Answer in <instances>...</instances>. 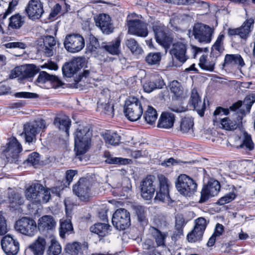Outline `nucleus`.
Returning a JSON list of instances; mask_svg holds the SVG:
<instances>
[{"mask_svg":"<svg viewBox=\"0 0 255 255\" xmlns=\"http://www.w3.org/2000/svg\"><path fill=\"white\" fill-rule=\"evenodd\" d=\"M145 122L149 124L153 125L157 119L156 111L152 107L148 106L147 110L143 115Z\"/></svg>","mask_w":255,"mask_h":255,"instance_id":"44","label":"nucleus"},{"mask_svg":"<svg viewBox=\"0 0 255 255\" xmlns=\"http://www.w3.org/2000/svg\"><path fill=\"white\" fill-rule=\"evenodd\" d=\"M187 41L184 38L174 42L170 50L173 59H176L181 64L184 63L189 58L187 54Z\"/></svg>","mask_w":255,"mask_h":255,"instance_id":"7","label":"nucleus"},{"mask_svg":"<svg viewBox=\"0 0 255 255\" xmlns=\"http://www.w3.org/2000/svg\"><path fill=\"white\" fill-rule=\"evenodd\" d=\"M25 11L29 19H38L44 13L43 3L40 0H30Z\"/></svg>","mask_w":255,"mask_h":255,"instance_id":"12","label":"nucleus"},{"mask_svg":"<svg viewBox=\"0 0 255 255\" xmlns=\"http://www.w3.org/2000/svg\"><path fill=\"white\" fill-rule=\"evenodd\" d=\"M212 196L217 195L220 190V184L217 180L210 182L206 186Z\"/></svg>","mask_w":255,"mask_h":255,"instance_id":"49","label":"nucleus"},{"mask_svg":"<svg viewBox=\"0 0 255 255\" xmlns=\"http://www.w3.org/2000/svg\"><path fill=\"white\" fill-rule=\"evenodd\" d=\"M213 197L209 192L207 187L204 186L201 192V198L199 200L200 203H204L207 201L209 198Z\"/></svg>","mask_w":255,"mask_h":255,"instance_id":"60","label":"nucleus"},{"mask_svg":"<svg viewBox=\"0 0 255 255\" xmlns=\"http://www.w3.org/2000/svg\"><path fill=\"white\" fill-rule=\"evenodd\" d=\"M194 121L191 117H185L182 119L180 124V130L183 133L193 132Z\"/></svg>","mask_w":255,"mask_h":255,"instance_id":"38","label":"nucleus"},{"mask_svg":"<svg viewBox=\"0 0 255 255\" xmlns=\"http://www.w3.org/2000/svg\"><path fill=\"white\" fill-rule=\"evenodd\" d=\"M157 42L164 48H168L172 42L173 38L167 35L165 32V27L161 25H156L153 27Z\"/></svg>","mask_w":255,"mask_h":255,"instance_id":"19","label":"nucleus"},{"mask_svg":"<svg viewBox=\"0 0 255 255\" xmlns=\"http://www.w3.org/2000/svg\"><path fill=\"white\" fill-rule=\"evenodd\" d=\"M97 111L105 115L109 118H112L114 115L113 104L108 103H98Z\"/></svg>","mask_w":255,"mask_h":255,"instance_id":"39","label":"nucleus"},{"mask_svg":"<svg viewBox=\"0 0 255 255\" xmlns=\"http://www.w3.org/2000/svg\"><path fill=\"white\" fill-rule=\"evenodd\" d=\"M128 33L140 37H146L148 31L146 24L138 20L133 19L128 21Z\"/></svg>","mask_w":255,"mask_h":255,"instance_id":"15","label":"nucleus"},{"mask_svg":"<svg viewBox=\"0 0 255 255\" xmlns=\"http://www.w3.org/2000/svg\"><path fill=\"white\" fill-rule=\"evenodd\" d=\"M22 78V66L17 67L11 71L9 77L11 79L16 77Z\"/></svg>","mask_w":255,"mask_h":255,"instance_id":"63","label":"nucleus"},{"mask_svg":"<svg viewBox=\"0 0 255 255\" xmlns=\"http://www.w3.org/2000/svg\"><path fill=\"white\" fill-rule=\"evenodd\" d=\"M47 242L44 236H38L37 239L28 246L34 255H43Z\"/></svg>","mask_w":255,"mask_h":255,"instance_id":"26","label":"nucleus"},{"mask_svg":"<svg viewBox=\"0 0 255 255\" xmlns=\"http://www.w3.org/2000/svg\"><path fill=\"white\" fill-rule=\"evenodd\" d=\"M62 251L59 242L54 238L50 240V245L46 251L47 255H59Z\"/></svg>","mask_w":255,"mask_h":255,"instance_id":"45","label":"nucleus"},{"mask_svg":"<svg viewBox=\"0 0 255 255\" xmlns=\"http://www.w3.org/2000/svg\"><path fill=\"white\" fill-rule=\"evenodd\" d=\"M21 150L22 146L16 138H11L7 143L5 149L7 158L10 157L14 159H16Z\"/></svg>","mask_w":255,"mask_h":255,"instance_id":"24","label":"nucleus"},{"mask_svg":"<svg viewBox=\"0 0 255 255\" xmlns=\"http://www.w3.org/2000/svg\"><path fill=\"white\" fill-rule=\"evenodd\" d=\"M189 103L200 117L204 116L205 104L204 102H202L199 94L195 89L192 90Z\"/></svg>","mask_w":255,"mask_h":255,"instance_id":"23","label":"nucleus"},{"mask_svg":"<svg viewBox=\"0 0 255 255\" xmlns=\"http://www.w3.org/2000/svg\"><path fill=\"white\" fill-rule=\"evenodd\" d=\"M203 234L204 233L201 232V231H197L194 229L188 234L187 240L189 242L191 243L200 241L202 240Z\"/></svg>","mask_w":255,"mask_h":255,"instance_id":"50","label":"nucleus"},{"mask_svg":"<svg viewBox=\"0 0 255 255\" xmlns=\"http://www.w3.org/2000/svg\"><path fill=\"white\" fill-rule=\"evenodd\" d=\"M175 186L180 194L190 197L196 191L197 184L192 178L182 174L178 177L175 182Z\"/></svg>","mask_w":255,"mask_h":255,"instance_id":"4","label":"nucleus"},{"mask_svg":"<svg viewBox=\"0 0 255 255\" xmlns=\"http://www.w3.org/2000/svg\"><path fill=\"white\" fill-rule=\"evenodd\" d=\"M125 116L130 121H136L140 119L143 109L140 101L135 97H129L124 107Z\"/></svg>","mask_w":255,"mask_h":255,"instance_id":"5","label":"nucleus"},{"mask_svg":"<svg viewBox=\"0 0 255 255\" xmlns=\"http://www.w3.org/2000/svg\"><path fill=\"white\" fill-rule=\"evenodd\" d=\"M61 10V5L58 3H57L56 4H55L51 12L49 14V18L52 19V18H54L56 15H57L59 13Z\"/></svg>","mask_w":255,"mask_h":255,"instance_id":"64","label":"nucleus"},{"mask_svg":"<svg viewBox=\"0 0 255 255\" xmlns=\"http://www.w3.org/2000/svg\"><path fill=\"white\" fill-rule=\"evenodd\" d=\"M170 91L176 98H184L187 95L186 91L184 90L181 84L177 81H172L169 85Z\"/></svg>","mask_w":255,"mask_h":255,"instance_id":"30","label":"nucleus"},{"mask_svg":"<svg viewBox=\"0 0 255 255\" xmlns=\"http://www.w3.org/2000/svg\"><path fill=\"white\" fill-rule=\"evenodd\" d=\"M9 201L10 204H15V205H20L23 203V199L17 193H14L10 195Z\"/></svg>","mask_w":255,"mask_h":255,"instance_id":"55","label":"nucleus"},{"mask_svg":"<svg viewBox=\"0 0 255 255\" xmlns=\"http://www.w3.org/2000/svg\"><path fill=\"white\" fill-rule=\"evenodd\" d=\"M151 234L154 237L155 242L158 246H164L165 239L167 234L164 232H161L157 229L152 227L150 229Z\"/></svg>","mask_w":255,"mask_h":255,"instance_id":"40","label":"nucleus"},{"mask_svg":"<svg viewBox=\"0 0 255 255\" xmlns=\"http://www.w3.org/2000/svg\"><path fill=\"white\" fill-rule=\"evenodd\" d=\"M7 232L6 221L4 217L0 213V236L4 235Z\"/></svg>","mask_w":255,"mask_h":255,"instance_id":"58","label":"nucleus"},{"mask_svg":"<svg viewBox=\"0 0 255 255\" xmlns=\"http://www.w3.org/2000/svg\"><path fill=\"white\" fill-rule=\"evenodd\" d=\"M242 143L240 145V147L252 150L254 148V143L252 140L251 135L247 132H244L242 136Z\"/></svg>","mask_w":255,"mask_h":255,"instance_id":"46","label":"nucleus"},{"mask_svg":"<svg viewBox=\"0 0 255 255\" xmlns=\"http://www.w3.org/2000/svg\"><path fill=\"white\" fill-rule=\"evenodd\" d=\"M112 223L117 229L125 230L130 225L129 213L123 208L117 210L113 215Z\"/></svg>","mask_w":255,"mask_h":255,"instance_id":"10","label":"nucleus"},{"mask_svg":"<svg viewBox=\"0 0 255 255\" xmlns=\"http://www.w3.org/2000/svg\"><path fill=\"white\" fill-rule=\"evenodd\" d=\"M135 212L137 216L138 221H143L145 218V208L141 206H136L134 207Z\"/></svg>","mask_w":255,"mask_h":255,"instance_id":"56","label":"nucleus"},{"mask_svg":"<svg viewBox=\"0 0 255 255\" xmlns=\"http://www.w3.org/2000/svg\"><path fill=\"white\" fill-rule=\"evenodd\" d=\"M238 65L242 67L245 65V63L239 54H227L225 58L224 65Z\"/></svg>","mask_w":255,"mask_h":255,"instance_id":"34","label":"nucleus"},{"mask_svg":"<svg viewBox=\"0 0 255 255\" xmlns=\"http://www.w3.org/2000/svg\"><path fill=\"white\" fill-rule=\"evenodd\" d=\"M6 48H19L24 49L26 47V44L21 42H12L3 45Z\"/></svg>","mask_w":255,"mask_h":255,"instance_id":"59","label":"nucleus"},{"mask_svg":"<svg viewBox=\"0 0 255 255\" xmlns=\"http://www.w3.org/2000/svg\"><path fill=\"white\" fill-rule=\"evenodd\" d=\"M92 131L88 127L78 128L74 133L75 150L76 158L82 160L81 155L89 149L91 143Z\"/></svg>","mask_w":255,"mask_h":255,"instance_id":"1","label":"nucleus"},{"mask_svg":"<svg viewBox=\"0 0 255 255\" xmlns=\"http://www.w3.org/2000/svg\"><path fill=\"white\" fill-rule=\"evenodd\" d=\"M175 122V116L170 112L162 113L158 123V127L166 129L172 128Z\"/></svg>","mask_w":255,"mask_h":255,"instance_id":"28","label":"nucleus"},{"mask_svg":"<svg viewBox=\"0 0 255 255\" xmlns=\"http://www.w3.org/2000/svg\"><path fill=\"white\" fill-rule=\"evenodd\" d=\"M164 85V83L161 77L156 75L146 81L143 84V88L145 92L150 93L156 89L162 88Z\"/></svg>","mask_w":255,"mask_h":255,"instance_id":"25","label":"nucleus"},{"mask_svg":"<svg viewBox=\"0 0 255 255\" xmlns=\"http://www.w3.org/2000/svg\"><path fill=\"white\" fill-rule=\"evenodd\" d=\"M24 16L16 14L9 18V27L12 29H19L24 23Z\"/></svg>","mask_w":255,"mask_h":255,"instance_id":"41","label":"nucleus"},{"mask_svg":"<svg viewBox=\"0 0 255 255\" xmlns=\"http://www.w3.org/2000/svg\"><path fill=\"white\" fill-rule=\"evenodd\" d=\"M39 154L37 152L32 153L26 159L27 163L30 165H37L39 163Z\"/></svg>","mask_w":255,"mask_h":255,"instance_id":"57","label":"nucleus"},{"mask_svg":"<svg viewBox=\"0 0 255 255\" xmlns=\"http://www.w3.org/2000/svg\"><path fill=\"white\" fill-rule=\"evenodd\" d=\"M255 102V94H252L247 96L244 101V105H247L248 112H250V110L253 104Z\"/></svg>","mask_w":255,"mask_h":255,"instance_id":"62","label":"nucleus"},{"mask_svg":"<svg viewBox=\"0 0 255 255\" xmlns=\"http://www.w3.org/2000/svg\"><path fill=\"white\" fill-rule=\"evenodd\" d=\"M254 23V19L251 18L247 19L242 26L238 28L239 36L241 38L246 39L249 37L251 29L253 28Z\"/></svg>","mask_w":255,"mask_h":255,"instance_id":"29","label":"nucleus"},{"mask_svg":"<svg viewBox=\"0 0 255 255\" xmlns=\"http://www.w3.org/2000/svg\"><path fill=\"white\" fill-rule=\"evenodd\" d=\"M45 128V122L42 119H38L26 124L24 128V138L26 142L28 143L32 142L35 135Z\"/></svg>","mask_w":255,"mask_h":255,"instance_id":"8","label":"nucleus"},{"mask_svg":"<svg viewBox=\"0 0 255 255\" xmlns=\"http://www.w3.org/2000/svg\"><path fill=\"white\" fill-rule=\"evenodd\" d=\"M121 38L120 36H118L108 44L103 46V48L107 52L113 55H119L121 52Z\"/></svg>","mask_w":255,"mask_h":255,"instance_id":"31","label":"nucleus"},{"mask_svg":"<svg viewBox=\"0 0 255 255\" xmlns=\"http://www.w3.org/2000/svg\"><path fill=\"white\" fill-rule=\"evenodd\" d=\"M125 44L130 52L135 55H140L143 52L142 48L133 38L127 39L125 41Z\"/></svg>","mask_w":255,"mask_h":255,"instance_id":"36","label":"nucleus"},{"mask_svg":"<svg viewBox=\"0 0 255 255\" xmlns=\"http://www.w3.org/2000/svg\"><path fill=\"white\" fill-rule=\"evenodd\" d=\"M236 197V194L234 192H231L226 194L223 197L220 198L217 203L220 205H223L233 201Z\"/></svg>","mask_w":255,"mask_h":255,"instance_id":"53","label":"nucleus"},{"mask_svg":"<svg viewBox=\"0 0 255 255\" xmlns=\"http://www.w3.org/2000/svg\"><path fill=\"white\" fill-rule=\"evenodd\" d=\"M155 178L153 176H148L142 182L141 185V195L145 200L151 199L155 191V185L153 184Z\"/></svg>","mask_w":255,"mask_h":255,"instance_id":"18","label":"nucleus"},{"mask_svg":"<svg viewBox=\"0 0 255 255\" xmlns=\"http://www.w3.org/2000/svg\"><path fill=\"white\" fill-rule=\"evenodd\" d=\"M56 43V40L53 36L47 35L44 37L42 51L45 56L51 57L53 55Z\"/></svg>","mask_w":255,"mask_h":255,"instance_id":"27","label":"nucleus"},{"mask_svg":"<svg viewBox=\"0 0 255 255\" xmlns=\"http://www.w3.org/2000/svg\"><path fill=\"white\" fill-rule=\"evenodd\" d=\"M64 45L67 51L71 53L78 52L84 47V39L79 34H68L65 38Z\"/></svg>","mask_w":255,"mask_h":255,"instance_id":"9","label":"nucleus"},{"mask_svg":"<svg viewBox=\"0 0 255 255\" xmlns=\"http://www.w3.org/2000/svg\"><path fill=\"white\" fill-rule=\"evenodd\" d=\"M1 248L7 255H15L19 251V243L9 235L2 238L1 241Z\"/></svg>","mask_w":255,"mask_h":255,"instance_id":"16","label":"nucleus"},{"mask_svg":"<svg viewBox=\"0 0 255 255\" xmlns=\"http://www.w3.org/2000/svg\"><path fill=\"white\" fill-rule=\"evenodd\" d=\"M35 221L27 217H23L16 222L15 229L20 233L32 236L36 229Z\"/></svg>","mask_w":255,"mask_h":255,"instance_id":"11","label":"nucleus"},{"mask_svg":"<svg viewBox=\"0 0 255 255\" xmlns=\"http://www.w3.org/2000/svg\"><path fill=\"white\" fill-rule=\"evenodd\" d=\"M159 190L156 192L155 200L163 202H168L170 200L169 188L171 185L170 181L163 175L158 176Z\"/></svg>","mask_w":255,"mask_h":255,"instance_id":"14","label":"nucleus"},{"mask_svg":"<svg viewBox=\"0 0 255 255\" xmlns=\"http://www.w3.org/2000/svg\"><path fill=\"white\" fill-rule=\"evenodd\" d=\"M94 19L96 26L100 28L103 33L109 34L114 31V27L109 15L105 13L100 14L95 17Z\"/></svg>","mask_w":255,"mask_h":255,"instance_id":"17","label":"nucleus"},{"mask_svg":"<svg viewBox=\"0 0 255 255\" xmlns=\"http://www.w3.org/2000/svg\"><path fill=\"white\" fill-rule=\"evenodd\" d=\"M90 181L87 178H81L77 184L73 187V193L78 196L81 200H88L90 197Z\"/></svg>","mask_w":255,"mask_h":255,"instance_id":"13","label":"nucleus"},{"mask_svg":"<svg viewBox=\"0 0 255 255\" xmlns=\"http://www.w3.org/2000/svg\"><path fill=\"white\" fill-rule=\"evenodd\" d=\"M218 56L211 52L209 56L202 55L199 59V66L204 70L212 72L214 70Z\"/></svg>","mask_w":255,"mask_h":255,"instance_id":"22","label":"nucleus"},{"mask_svg":"<svg viewBox=\"0 0 255 255\" xmlns=\"http://www.w3.org/2000/svg\"><path fill=\"white\" fill-rule=\"evenodd\" d=\"M26 199L32 203H47L50 198V190L42 185L34 183L30 185L25 191Z\"/></svg>","mask_w":255,"mask_h":255,"instance_id":"3","label":"nucleus"},{"mask_svg":"<svg viewBox=\"0 0 255 255\" xmlns=\"http://www.w3.org/2000/svg\"><path fill=\"white\" fill-rule=\"evenodd\" d=\"M214 31V29L208 25L197 23L194 24L192 34L199 42L207 44L211 42Z\"/></svg>","mask_w":255,"mask_h":255,"instance_id":"6","label":"nucleus"},{"mask_svg":"<svg viewBox=\"0 0 255 255\" xmlns=\"http://www.w3.org/2000/svg\"><path fill=\"white\" fill-rule=\"evenodd\" d=\"M110 226L105 223H98L90 227L91 232L98 235L101 237L107 236L110 231Z\"/></svg>","mask_w":255,"mask_h":255,"instance_id":"32","label":"nucleus"},{"mask_svg":"<svg viewBox=\"0 0 255 255\" xmlns=\"http://www.w3.org/2000/svg\"><path fill=\"white\" fill-rule=\"evenodd\" d=\"M60 236L64 238L65 235L72 234L73 232V228L69 219H62L60 220V227L59 228Z\"/></svg>","mask_w":255,"mask_h":255,"instance_id":"33","label":"nucleus"},{"mask_svg":"<svg viewBox=\"0 0 255 255\" xmlns=\"http://www.w3.org/2000/svg\"><path fill=\"white\" fill-rule=\"evenodd\" d=\"M229 113V109L218 107L214 112V124L217 125L219 123V127L226 130H232L236 129L239 124L241 123L243 118L242 115H240L238 113H235L233 114V120L229 118H225L221 119L220 122L218 121L217 116L227 115Z\"/></svg>","mask_w":255,"mask_h":255,"instance_id":"2","label":"nucleus"},{"mask_svg":"<svg viewBox=\"0 0 255 255\" xmlns=\"http://www.w3.org/2000/svg\"><path fill=\"white\" fill-rule=\"evenodd\" d=\"M56 77L53 75H50L44 71H42L39 73L36 82L38 83H44L48 81H54Z\"/></svg>","mask_w":255,"mask_h":255,"instance_id":"51","label":"nucleus"},{"mask_svg":"<svg viewBox=\"0 0 255 255\" xmlns=\"http://www.w3.org/2000/svg\"><path fill=\"white\" fill-rule=\"evenodd\" d=\"M22 78H31L38 72V68L34 65L22 66Z\"/></svg>","mask_w":255,"mask_h":255,"instance_id":"48","label":"nucleus"},{"mask_svg":"<svg viewBox=\"0 0 255 255\" xmlns=\"http://www.w3.org/2000/svg\"><path fill=\"white\" fill-rule=\"evenodd\" d=\"M127 161V159L114 157L111 155H109L107 156V159H106L105 162L108 164H126Z\"/></svg>","mask_w":255,"mask_h":255,"instance_id":"52","label":"nucleus"},{"mask_svg":"<svg viewBox=\"0 0 255 255\" xmlns=\"http://www.w3.org/2000/svg\"><path fill=\"white\" fill-rule=\"evenodd\" d=\"M241 165L246 167L247 171L249 173H255V163H254L251 161L247 160L243 162Z\"/></svg>","mask_w":255,"mask_h":255,"instance_id":"61","label":"nucleus"},{"mask_svg":"<svg viewBox=\"0 0 255 255\" xmlns=\"http://www.w3.org/2000/svg\"><path fill=\"white\" fill-rule=\"evenodd\" d=\"M84 65V60L80 57L74 58L69 63L62 68L63 73L67 77H70L76 73Z\"/></svg>","mask_w":255,"mask_h":255,"instance_id":"21","label":"nucleus"},{"mask_svg":"<svg viewBox=\"0 0 255 255\" xmlns=\"http://www.w3.org/2000/svg\"><path fill=\"white\" fill-rule=\"evenodd\" d=\"M161 58L160 52H150L146 56L145 60L148 65H159Z\"/></svg>","mask_w":255,"mask_h":255,"instance_id":"42","label":"nucleus"},{"mask_svg":"<svg viewBox=\"0 0 255 255\" xmlns=\"http://www.w3.org/2000/svg\"><path fill=\"white\" fill-rule=\"evenodd\" d=\"M56 221L51 215H44L38 220L37 228L40 232L45 234L54 230L56 226Z\"/></svg>","mask_w":255,"mask_h":255,"instance_id":"20","label":"nucleus"},{"mask_svg":"<svg viewBox=\"0 0 255 255\" xmlns=\"http://www.w3.org/2000/svg\"><path fill=\"white\" fill-rule=\"evenodd\" d=\"M55 126L63 131H64L67 135L69 134V129L70 126V122L69 118L67 117H62L56 118L54 122Z\"/></svg>","mask_w":255,"mask_h":255,"instance_id":"35","label":"nucleus"},{"mask_svg":"<svg viewBox=\"0 0 255 255\" xmlns=\"http://www.w3.org/2000/svg\"><path fill=\"white\" fill-rule=\"evenodd\" d=\"M207 224V221L205 218H198L195 220V226L194 229L204 233Z\"/></svg>","mask_w":255,"mask_h":255,"instance_id":"54","label":"nucleus"},{"mask_svg":"<svg viewBox=\"0 0 255 255\" xmlns=\"http://www.w3.org/2000/svg\"><path fill=\"white\" fill-rule=\"evenodd\" d=\"M65 250L67 253L71 255H81V246L77 242L67 244Z\"/></svg>","mask_w":255,"mask_h":255,"instance_id":"47","label":"nucleus"},{"mask_svg":"<svg viewBox=\"0 0 255 255\" xmlns=\"http://www.w3.org/2000/svg\"><path fill=\"white\" fill-rule=\"evenodd\" d=\"M104 139L106 144L116 146L121 140V136L114 131H107L104 134Z\"/></svg>","mask_w":255,"mask_h":255,"instance_id":"37","label":"nucleus"},{"mask_svg":"<svg viewBox=\"0 0 255 255\" xmlns=\"http://www.w3.org/2000/svg\"><path fill=\"white\" fill-rule=\"evenodd\" d=\"M224 38V34L220 33L212 48L211 52H214V54L218 56L224 51L223 41Z\"/></svg>","mask_w":255,"mask_h":255,"instance_id":"43","label":"nucleus"}]
</instances>
